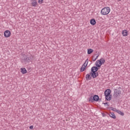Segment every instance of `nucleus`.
<instances>
[{
    "label": "nucleus",
    "mask_w": 130,
    "mask_h": 130,
    "mask_svg": "<svg viewBox=\"0 0 130 130\" xmlns=\"http://www.w3.org/2000/svg\"><path fill=\"white\" fill-rule=\"evenodd\" d=\"M111 94V90L110 89H106L105 91V99L108 101H110L112 98V95Z\"/></svg>",
    "instance_id": "obj_1"
},
{
    "label": "nucleus",
    "mask_w": 130,
    "mask_h": 130,
    "mask_svg": "<svg viewBox=\"0 0 130 130\" xmlns=\"http://www.w3.org/2000/svg\"><path fill=\"white\" fill-rule=\"evenodd\" d=\"M110 11L111 10L109 7H105L101 10V14L103 16H106V15H108V14L110 13Z\"/></svg>",
    "instance_id": "obj_2"
},
{
    "label": "nucleus",
    "mask_w": 130,
    "mask_h": 130,
    "mask_svg": "<svg viewBox=\"0 0 130 130\" xmlns=\"http://www.w3.org/2000/svg\"><path fill=\"white\" fill-rule=\"evenodd\" d=\"M104 62H105V59H104L103 58H102L100 60H98L96 61L95 66H96L98 68H100V67H101V66H102Z\"/></svg>",
    "instance_id": "obj_3"
},
{
    "label": "nucleus",
    "mask_w": 130,
    "mask_h": 130,
    "mask_svg": "<svg viewBox=\"0 0 130 130\" xmlns=\"http://www.w3.org/2000/svg\"><path fill=\"white\" fill-rule=\"evenodd\" d=\"M121 94V91L119 89H116L114 91V96L116 98H119Z\"/></svg>",
    "instance_id": "obj_4"
},
{
    "label": "nucleus",
    "mask_w": 130,
    "mask_h": 130,
    "mask_svg": "<svg viewBox=\"0 0 130 130\" xmlns=\"http://www.w3.org/2000/svg\"><path fill=\"white\" fill-rule=\"evenodd\" d=\"M11 35H12L11 31L7 30L4 31V36L5 38H9V37H11Z\"/></svg>",
    "instance_id": "obj_5"
},
{
    "label": "nucleus",
    "mask_w": 130,
    "mask_h": 130,
    "mask_svg": "<svg viewBox=\"0 0 130 130\" xmlns=\"http://www.w3.org/2000/svg\"><path fill=\"white\" fill-rule=\"evenodd\" d=\"M90 75L93 78H97L98 77V73L97 72H91Z\"/></svg>",
    "instance_id": "obj_6"
},
{
    "label": "nucleus",
    "mask_w": 130,
    "mask_h": 130,
    "mask_svg": "<svg viewBox=\"0 0 130 130\" xmlns=\"http://www.w3.org/2000/svg\"><path fill=\"white\" fill-rule=\"evenodd\" d=\"M20 72L21 74H23V75L25 74H27V70L25 68H21L20 69Z\"/></svg>",
    "instance_id": "obj_7"
},
{
    "label": "nucleus",
    "mask_w": 130,
    "mask_h": 130,
    "mask_svg": "<svg viewBox=\"0 0 130 130\" xmlns=\"http://www.w3.org/2000/svg\"><path fill=\"white\" fill-rule=\"evenodd\" d=\"M85 79L87 81H89V80H91V79H92V76H91V73L87 74L85 76Z\"/></svg>",
    "instance_id": "obj_8"
},
{
    "label": "nucleus",
    "mask_w": 130,
    "mask_h": 130,
    "mask_svg": "<svg viewBox=\"0 0 130 130\" xmlns=\"http://www.w3.org/2000/svg\"><path fill=\"white\" fill-rule=\"evenodd\" d=\"M97 71H98V68L96 67H93L91 68V73H97Z\"/></svg>",
    "instance_id": "obj_9"
},
{
    "label": "nucleus",
    "mask_w": 130,
    "mask_h": 130,
    "mask_svg": "<svg viewBox=\"0 0 130 130\" xmlns=\"http://www.w3.org/2000/svg\"><path fill=\"white\" fill-rule=\"evenodd\" d=\"M90 23L91 25H92V26H94V25H96V20L94 19H91L90 20Z\"/></svg>",
    "instance_id": "obj_10"
},
{
    "label": "nucleus",
    "mask_w": 130,
    "mask_h": 130,
    "mask_svg": "<svg viewBox=\"0 0 130 130\" xmlns=\"http://www.w3.org/2000/svg\"><path fill=\"white\" fill-rule=\"evenodd\" d=\"M122 34L123 35V36H124L125 37H126V36H127L128 32H127V31L125 29L122 30Z\"/></svg>",
    "instance_id": "obj_11"
},
{
    "label": "nucleus",
    "mask_w": 130,
    "mask_h": 130,
    "mask_svg": "<svg viewBox=\"0 0 130 130\" xmlns=\"http://www.w3.org/2000/svg\"><path fill=\"white\" fill-rule=\"evenodd\" d=\"M37 6H38V3H37V2L33 1L31 3V7H37Z\"/></svg>",
    "instance_id": "obj_12"
},
{
    "label": "nucleus",
    "mask_w": 130,
    "mask_h": 130,
    "mask_svg": "<svg viewBox=\"0 0 130 130\" xmlns=\"http://www.w3.org/2000/svg\"><path fill=\"white\" fill-rule=\"evenodd\" d=\"M110 116L114 119H115L116 118V116H115V114H114V113H110Z\"/></svg>",
    "instance_id": "obj_13"
},
{
    "label": "nucleus",
    "mask_w": 130,
    "mask_h": 130,
    "mask_svg": "<svg viewBox=\"0 0 130 130\" xmlns=\"http://www.w3.org/2000/svg\"><path fill=\"white\" fill-rule=\"evenodd\" d=\"M86 68H87V67H86V66H85V65L83 64L80 69V72H84L86 70Z\"/></svg>",
    "instance_id": "obj_14"
},
{
    "label": "nucleus",
    "mask_w": 130,
    "mask_h": 130,
    "mask_svg": "<svg viewBox=\"0 0 130 130\" xmlns=\"http://www.w3.org/2000/svg\"><path fill=\"white\" fill-rule=\"evenodd\" d=\"M94 101H98L99 100V96L97 95H95L93 97Z\"/></svg>",
    "instance_id": "obj_15"
},
{
    "label": "nucleus",
    "mask_w": 130,
    "mask_h": 130,
    "mask_svg": "<svg viewBox=\"0 0 130 130\" xmlns=\"http://www.w3.org/2000/svg\"><path fill=\"white\" fill-rule=\"evenodd\" d=\"M94 52V50L92 49H87V54H91V53H93Z\"/></svg>",
    "instance_id": "obj_16"
},
{
    "label": "nucleus",
    "mask_w": 130,
    "mask_h": 130,
    "mask_svg": "<svg viewBox=\"0 0 130 130\" xmlns=\"http://www.w3.org/2000/svg\"><path fill=\"white\" fill-rule=\"evenodd\" d=\"M116 111L117 113H118V114H120V115H121L122 116L124 115V113H123L121 111L117 110Z\"/></svg>",
    "instance_id": "obj_17"
},
{
    "label": "nucleus",
    "mask_w": 130,
    "mask_h": 130,
    "mask_svg": "<svg viewBox=\"0 0 130 130\" xmlns=\"http://www.w3.org/2000/svg\"><path fill=\"white\" fill-rule=\"evenodd\" d=\"M88 63H89V59L88 58L86 59L85 62L83 64V66L87 67V66H88Z\"/></svg>",
    "instance_id": "obj_18"
},
{
    "label": "nucleus",
    "mask_w": 130,
    "mask_h": 130,
    "mask_svg": "<svg viewBox=\"0 0 130 130\" xmlns=\"http://www.w3.org/2000/svg\"><path fill=\"white\" fill-rule=\"evenodd\" d=\"M44 2V0H38V4L40 5H42V3Z\"/></svg>",
    "instance_id": "obj_19"
},
{
    "label": "nucleus",
    "mask_w": 130,
    "mask_h": 130,
    "mask_svg": "<svg viewBox=\"0 0 130 130\" xmlns=\"http://www.w3.org/2000/svg\"><path fill=\"white\" fill-rule=\"evenodd\" d=\"M97 58H98V56H97L96 57H92V60H93V61H95V60H96V59H97Z\"/></svg>",
    "instance_id": "obj_20"
},
{
    "label": "nucleus",
    "mask_w": 130,
    "mask_h": 130,
    "mask_svg": "<svg viewBox=\"0 0 130 130\" xmlns=\"http://www.w3.org/2000/svg\"><path fill=\"white\" fill-rule=\"evenodd\" d=\"M33 127H34L33 125H31V126L29 127V128H30V129H33Z\"/></svg>",
    "instance_id": "obj_21"
},
{
    "label": "nucleus",
    "mask_w": 130,
    "mask_h": 130,
    "mask_svg": "<svg viewBox=\"0 0 130 130\" xmlns=\"http://www.w3.org/2000/svg\"><path fill=\"white\" fill-rule=\"evenodd\" d=\"M28 59V58H27L26 59V60H25V61H28V60H27Z\"/></svg>",
    "instance_id": "obj_22"
},
{
    "label": "nucleus",
    "mask_w": 130,
    "mask_h": 130,
    "mask_svg": "<svg viewBox=\"0 0 130 130\" xmlns=\"http://www.w3.org/2000/svg\"><path fill=\"white\" fill-rule=\"evenodd\" d=\"M118 1H121V0H118Z\"/></svg>",
    "instance_id": "obj_23"
}]
</instances>
